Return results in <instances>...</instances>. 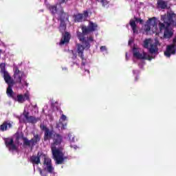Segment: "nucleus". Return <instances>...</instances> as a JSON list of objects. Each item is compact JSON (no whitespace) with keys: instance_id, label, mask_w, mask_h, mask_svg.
<instances>
[{"instance_id":"nucleus-21","label":"nucleus","mask_w":176,"mask_h":176,"mask_svg":"<svg viewBox=\"0 0 176 176\" xmlns=\"http://www.w3.org/2000/svg\"><path fill=\"white\" fill-rule=\"evenodd\" d=\"M150 54H155L159 52V48H157V45L156 44H150V47L148 48Z\"/></svg>"},{"instance_id":"nucleus-8","label":"nucleus","mask_w":176,"mask_h":176,"mask_svg":"<svg viewBox=\"0 0 176 176\" xmlns=\"http://www.w3.org/2000/svg\"><path fill=\"white\" fill-rule=\"evenodd\" d=\"M40 129L44 132V141H50V140H52L53 138V135L54 136L53 131H50V129L47 128L46 125L41 124Z\"/></svg>"},{"instance_id":"nucleus-20","label":"nucleus","mask_w":176,"mask_h":176,"mask_svg":"<svg viewBox=\"0 0 176 176\" xmlns=\"http://www.w3.org/2000/svg\"><path fill=\"white\" fill-rule=\"evenodd\" d=\"M8 129H12V124L10 122L5 121L1 125H0L1 131H6Z\"/></svg>"},{"instance_id":"nucleus-15","label":"nucleus","mask_w":176,"mask_h":176,"mask_svg":"<svg viewBox=\"0 0 176 176\" xmlns=\"http://www.w3.org/2000/svg\"><path fill=\"white\" fill-rule=\"evenodd\" d=\"M6 67V65L5 63H1L0 64V69H1V74H3V76L4 78V80H8V79H10L12 76H10V74H9V72L6 71V69L5 68Z\"/></svg>"},{"instance_id":"nucleus-29","label":"nucleus","mask_w":176,"mask_h":176,"mask_svg":"<svg viewBox=\"0 0 176 176\" xmlns=\"http://www.w3.org/2000/svg\"><path fill=\"white\" fill-rule=\"evenodd\" d=\"M149 31H151V26L148 23H146V25H144V32L146 33V35H148Z\"/></svg>"},{"instance_id":"nucleus-39","label":"nucleus","mask_w":176,"mask_h":176,"mask_svg":"<svg viewBox=\"0 0 176 176\" xmlns=\"http://www.w3.org/2000/svg\"><path fill=\"white\" fill-rule=\"evenodd\" d=\"M126 58H127V52L126 53Z\"/></svg>"},{"instance_id":"nucleus-32","label":"nucleus","mask_w":176,"mask_h":176,"mask_svg":"<svg viewBox=\"0 0 176 176\" xmlns=\"http://www.w3.org/2000/svg\"><path fill=\"white\" fill-rule=\"evenodd\" d=\"M82 14H83V19L85 20V19H87L89 17V11L85 10Z\"/></svg>"},{"instance_id":"nucleus-2","label":"nucleus","mask_w":176,"mask_h":176,"mask_svg":"<svg viewBox=\"0 0 176 176\" xmlns=\"http://www.w3.org/2000/svg\"><path fill=\"white\" fill-rule=\"evenodd\" d=\"M63 142V135L60 133H54L53 138V143L51 145L52 156L56 164H63L64 163V153L56 146H60Z\"/></svg>"},{"instance_id":"nucleus-6","label":"nucleus","mask_w":176,"mask_h":176,"mask_svg":"<svg viewBox=\"0 0 176 176\" xmlns=\"http://www.w3.org/2000/svg\"><path fill=\"white\" fill-rule=\"evenodd\" d=\"M6 83L8 85V88H7V95L10 97V98H16V94L13 91L12 87L14 86V80L13 78H8L7 80H4Z\"/></svg>"},{"instance_id":"nucleus-26","label":"nucleus","mask_w":176,"mask_h":176,"mask_svg":"<svg viewBox=\"0 0 176 176\" xmlns=\"http://www.w3.org/2000/svg\"><path fill=\"white\" fill-rule=\"evenodd\" d=\"M160 32H162L163 30L166 31V28H169L170 26H167V23L160 22L158 24Z\"/></svg>"},{"instance_id":"nucleus-7","label":"nucleus","mask_w":176,"mask_h":176,"mask_svg":"<svg viewBox=\"0 0 176 176\" xmlns=\"http://www.w3.org/2000/svg\"><path fill=\"white\" fill-rule=\"evenodd\" d=\"M133 57H135V58H137L138 60H148L149 61H151V60L153 58V56H151L149 55L146 56V53L145 52H143V54L140 53V50H138V48L137 47L133 48Z\"/></svg>"},{"instance_id":"nucleus-14","label":"nucleus","mask_w":176,"mask_h":176,"mask_svg":"<svg viewBox=\"0 0 176 176\" xmlns=\"http://www.w3.org/2000/svg\"><path fill=\"white\" fill-rule=\"evenodd\" d=\"M174 17H175V14H169L166 17L163 19V21L165 24H167V27L174 25Z\"/></svg>"},{"instance_id":"nucleus-30","label":"nucleus","mask_w":176,"mask_h":176,"mask_svg":"<svg viewBox=\"0 0 176 176\" xmlns=\"http://www.w3.org/2000/svg\"><path fill=\"white\" fill-rule=\"evenodd\" d=\"M97 1L100 2V3H102V6H103L104 8H105V6H107V5L109 3V1H108V0H97Z\"/></svg>"},{"instance_id":"nucleus-9","label":"nucleus","mask_w":176,"mask_h":176,"mask_svg":"<svg viewBox=\"0 0 176 176\" xmlns=\"http://www.w3.org/2000/svg\"><path fill=\"white\" fill-rule=\"evenodd\" d=\"M134 20L131 19L129 21V25L131 26L133 34H138V30L137 29V23H140V24H144V20L141 18H137L136 16L133 17Z\"/></svg>"},{"instance_id":"nucleus-24","label":"nucleus","mask_w":176,"mask_h":176,"mask_svg":"<svg viewBox=\"0 0 176 176\" xmlns=\"http://www.w3.org/2000/svg\"><path fill=\"white\" fill-rule=\"evenodd\" d=\"M157 4L160 9L167 8V1H165L164 0H158Z\"/></svg>"},{"instance_id":"nucleus-35","label":"nucleus","mask_w":176,"mask_h":176,"mask_svg":"<svg viewBox=\"0 0 176 176\" xmlns=\"http://www.w3.org/2000/svg\"><path fill=\"white\" fill-rule=\"evenodd\" d=\"M60 119H61L62 120H67V116H66L65 115L63 114V115L61 116V117H60Z\"/></svg>"},{"instance_id":"nucleus-18","label":"nucleus","mask_w":176,"mask_h":176,"mask_svg":"<svg viewBox=\"0 0 176 176\" xmlns=\"http://www.w3.org/2000/svg\"><path fill=\"white\" fill-rule=\"evenodd\" d=\"M69 39H71V34L68 32H65L63 34L59 45H65V43H69Z\"/></svg>"},{"instance_id":"nucleus-16","label":"nucleus","mask_w":176,"mask_h":176,"mask_svg":"<svg viewBox=\"0 0 176 176\" xmlns=\"http://www.w3.org/2000/svg\"><path fill=\"white\" fill-rule=\"evenodd\" d=\"M23 115L28 123H36L38 122V118L32 116H30V112L28 111H24Z\"/></svg>"},{"instance_id":"nucleus-12","label":"nucleus","mask_w":176,"mask_h":176,"mask_svg":"<svg viewBox=\"0 0 176 176\" xmlns=\"http://www.w3.org/2000/svg\"><path fill=\"white\" fill-rule=\"evenodd\" d=\"M176 53V45H169L166 47V50L164 52V55L166 57H171V54H175Z\"/></svg>"},{"instance_id":"nucleus-37","label":"nucleus","mask_w":176,"mask_h":176,"mask_svg":"<svg viewBox=\"0 0 176 176\" xmlns=\"http://www.w3.org/2000/svg\"><path fill=\"white\" fill-rule=\"evenodd\" d=\"M59 3H66L67 2H68V0H58Z\"/></svg>"},{"instance_id":"nucleus-31","label":"nucleus","mask_w":176,"mask_h":176,"mask_svg":"<svg viewBox=\"0 0 176 176\" xmlns=\"http://www.w3.org/2000/svg\"><path fill=\"white\" fill-rule=\"evenodd\" d=\"M60 126H62V129L63 130H65V127H67V124H65L64 125V124H63V122L56 123V129H60Z\"/></svg>"},{"instance_id":"nucleus-13","label":"nucleus","mask_w":176,"mask_h":176,"mask_svg":"<svg viewBox=\"0 0 176 176\" xmlns=\"http://www.w3.org/2000/svg\"><path fill=\"white\" fill-rule=\"evenodd\" d=\"M12 100L17 101L19 104H23L25 101L30 100V95H28V94H25L24 95L18 94L16 97L15 95V98H13Z\"/></svg>"},{"instance_id":"nucleus-25","label":"nucleus","mask_w":176,"mask_h":176,"mask_svg":"<svg viewBox=\"0 0 176 176\" xmlns=\"http://www.w3.org/2000/svg\"><path fill=\"white\" fill-rule=\"evenodd\" d=\"M67 30V23H65V21H60V24L59 25V30L62 34H64V31Z\"/></svg>"},{"instance_id":"nucleus-4","label":"nucleus","mask_w":176,"mask_h":176,"mask_svg":"<svg viewBox=\"0 0 176 176\" xmlns=\"http://www.w3.org/2000/svg\"><path fill=\"white\" fill-rule=\"evenodd\" d=\"M23 76H24V72H21L19 69V67H15V70L14 72V79H15L16 83H19L21 85L22 87L26 86L28 87V82L26 80H22Z\"/></svg>"},{"instance_id":"nucleus-19","label":"nucleus","mask_w":176,"mask_h":176,"mask_svg":"<svg viewBox=\"0 0 176 176\" xmlns=\"http://www.w3.org/2000/svg\"><path fill=\"white\" fill-rule=\"evenodd\" d=\"M146 23L148 24L151 27H154V28L157 27V21L156 20V17L149 18L148 20L146 21Z\"/></svg>"},{"instance_id":"nucleus-11","label":"nucleus","mask_w":176,"mask_h":176,"mask_svg":"<svg viewBox=\"0 0 176 176\" xmlns=\"http://www.w3.org/2000/svg\"><path fill=\"white\" fill-rule=\"evenodd\" d=\"M4 141L6 147L8 148L10 151H17L18 148L17 146L14 144V140H13V138H6Z\"/></svg>"},{"instance_id":"nucleus-22","label":"nucleus","mask_w":176,"mask_h":176,"mask_svg":"<svg viewBox=\"0 0 176 176\" xmlns=\"http://www.w3.org/2000/svg\"><path fill=\"white\" fill-rule=\"evenodd\" d=\"M173 35H174V32H173V30H170L168 28H166L164 32V38H165L166 39H170V38H171Z\"/></svg>"},{"instance_id":"nucleus-27","label":"nucleus","mask_w":176,"mask_h":176,"mask_svg":"<svg viewBox=\"0 0 176 176\" xmlns=\"http://www.w3.org/2000/svg\"><path fill=\"white\" fill-rule=\"evenodd\" d=\"M152 39L151 38H146L144 41L143 47L144 49H149V44H151Z\"/></svg>"},{"instance_id":"nucleus-33","label":"nucleus","mask_w":176,"mask_h":176,"mask_svg":"<svg viewBox=\"0 0 176 176\" xmlns=\"http://www.w3.org/2000/svg\"><path fill=\"white\" fill-rule=\"evenodd\" d=\"M72 53L73 54V56H72L73 60H76L78 55L76 54V53L74 52V51H72Z\"/></svg>"},{"instance_id":"nucleus-17","label":"nucleus","mask_w":176,"mask_h":176,"mask_svg":"<svg viewBox=\"0 0 176 176\" xmlns=\"http://www.w3.org/2000/svg\"><path fill=\"white\" fill-rule=\"evenodd\" d=\"M58 15L60 21H69V15L64 12V9H60Z\"/></svg>"},{"instance_id":"nucleus-40","label":"nucleus","mask_w":176,"mask_h":176,"mask_svg":"<svg viewBox=\"0 0 176 176\" xmlns=\"http://www.w3.org/2000/svg\"><path fill=\"white\" fill-rule=\"evenodd\" d=\"M74 149H76V148H78V146H74Z\"/></svg>"},{"instance_id":"nucleus-3","label":"nucleus","mask_w":176,"mask_h":176,"mask_svg":"<svg viewBox=\"0 0 176 176\" xmlns=\"http://www.w3.org/2000/svg\"><path fill=\"white\" fill-rule=\"evenodd\" d=\"M41 157H43L44 162L43 163V166H46V167L43 168V170L50 173V174H53V171H54V167L52 164V160L47 157L46 155L43 153L42 151H38L37 153V155H32L30 157V162L33 166L35 164H41Z\"/></svg>"},{"instance_id":"nucleus-34","label":"nucleus","mask_w":176,"mask_h":176,"mask_svg":"<svg viewBox=\"0 0 176 176\" xmlns=\"http://www.w3.org/2000/svg\"><path fill=\"white\" fill-rule=\"evenodd\" d=\"M38 172H39L40 175H41V176L45 175H43V171H42V168H38Z\"/></svg>"},{"instance_id":"nucleus-38","label":"nucleus","mask_w":176,"mask_h":176,"mask_svg":"<svg viewBox=\"0 0 176 176\" xmlns=\"http://www.w3.org/2000/svg\"><path fill=\"white\" fill-rule=\"evenodd\" d=\"M135 80H138V77H135Z\"/></svg>"},{"instance_id":"nucleus-5","label":"nucleus","mask_w":176,"mask_h":176,"mask_svg":"<svg viewBox=\"0 0 176 176\" xmlns=\"http://www.w3.org/2000/svg\"><path fill=\"white\" fill-rule=\"evenodd\" d=\"M23 141L25 146L31 147L32 149L36 144L41 142V136L39 134H34V137L30 140L27 138H23Z\"/></svg>"},{"instance_id":"nucleus-28","label":"nucleus","mask_w":176,"mask_h":176,"mask_svg":"<svg viewBox=\"0 0 176 176\" xmlns=\"http://www.w3.org/2000/svg\"><path fill=\"white\" fill-rule=\"evenodd\" d=\"M49 9L52 13L54 16L57 13V6H50Z\"/></svg>"},{"instance_id":"nucleus-36","label":"nucleus","mask_w":176,"mask_h":176,"mask_svg":"<svg viewBox=\"0 0 176 176\" xmlns=\"http://www.w3.org/2000/svg\"><path fill=\"white\" fill-rule=\"evenodd\" d=\"M100 49V52H104V50H107V47L105 46H101Z\"/></svg>"},{"instance_id":"nucleus-10","label":"nucleus","mask_w":176,"mask_h":176,"mask_svg":"<svg viewBox=\"0 0 176 176\" xmlns=\"http://www.w3.org/2000/svg\"><path fill=\"white\" fill-rule=\"evenodd\" d=\"M85 49L88 50L83 46L82 44H78L77 45V53L78 55V57H80L82 60L81 65H86V59H85V55L83 54V52H85Z\"/></svg>"},{"instance_id":"nucleus-23","label":"nucleus","mask_w":176,"mask_h":176,"mask_svg":"<svg viewBox=\"0 0 176 176\" xmlns=\"http://www.w3.org/2000/svg\"><path fill=\"white\" fill-rule=\"evenodd\" d=\"M74 19L75 23H82V21L85 20L83 18V14H74Z\"/></svg>"},{"instance_id":"nucleus-1","label":"nucleus","mask_w":176,"mask_h":176,"mask_svg":"<svg viewBox=\"0 0 176 176\" xmlns=\"http://www.w3.org/2000/svg\"><path fill=\"white\" fill-rule=\"evenodd\" d=\"M81 30L82 32L78 31L76 32L77 38L80 42H82L86 49H90V42H93L94 41V38H93V36L86 37V35H89V34H91V32H96V31H98V25L96 23L89 21L87 26H81Z\"/></svg>"},{"instance_id":"nucleus-42","label":"nucleus","mask_w":176,"mask_h":176,"mask_svg":"<svg viewBox=\"0 0 176 176\" xmlns=\"http://www.w3.org/2000/svg\"><path fill=\"white\" fill-rule=\"evenodd\" d=\"M71 148H74V146H71Z\"/></svg>"},{"instance_id":"nucleus-41","label":"nucleus","mask_w":176,"mask_h":176,"mask_svg":"<svg viewBox=\"0 0 176 176\" xmlns=\"http://www.w3.org/2000/svg\"><path fill=\"white\" fill-rule=\"evenodd\" d=\"M131 43V41H129V45H130Z\"/></svg>"}]
</instances>
